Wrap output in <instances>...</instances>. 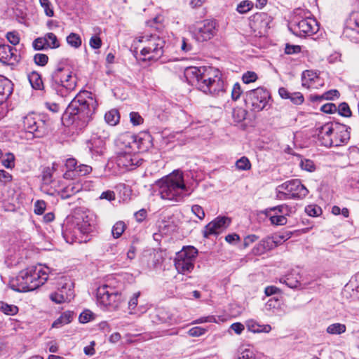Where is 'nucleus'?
<instances>
[{"label":"nucleus","mask_w":359,"mask_h":359,"mask_svg":"<svg viewBox=\"0 0 359 359\" xmlns=\"http://www.w3.org/2000/svg\"><path fill=\"white\" fill-rule=\"evenodd\" d=\"M97 106V102L90 92H81L66 108L62 121L65 125L73 126L76 130H81L91 120Z\"/></svg>","instance_id":"nucleus-1"},{"label":"nucleus","mask_w":359,"mask_h":359,"mask_svg":"<svg viewBox=\"0 0 359 359\" xmlns=\"http://www.w3.org/2000/svg\"><path fill=\"white\" fill-rule=\"evenodd\" d=\"M184 74L189 83L207 95L217 96L225 92V83L218 69L191 66L185 68Z\"/></svg>","instance_id":"nucleus-2"},{"label":"nucleus","mask_w":359,"mask_h":359,"mask_svg":"<svg viewBox=\"0 0 359 359\" xmlns=\"http://www.w3.org/2000/svg\"><path fill=\"white\" fill-rule=\"evenodd\" d=\"M77 77L73 74L67 60H61L50 74V86L57 95L65 97L76 87Z\"/></svg>","instance_id":"nucleus-3"},{"label":"nucleus","mask_w":359,"mask_h":359,"mask_svg":"<svg viewBox=\"0 0 359 359\" xmlns=\"http://www.w3.org/2000/svg\"><path fill=\"white\" fill-rule=\"evenodd\" d=\"M48 271V268L46 271L36 267L22 270L11 280V288L19 292L34 290L46 282Z\"/></svg>","instance_id":"nucleus-4"},{"label":"nucleus","mask_w":359,"mask_h":359,"mask_svg":"<svg viewBox=\"0 0 359 359\" xmlns=\"http://www.w3.org/2000/svg\"><path fill=\"white\" fill-rule=\"evenodd\" d=\"M158 194L164 200L180 201L184 198L187 187L182 172L175 171L158 182Z\"/></svg>","instance_id":"nucleus-5"},{"label":"nucleus","mask_w":359,"mask_h":359,"mask_svg":"<svg viewBox=\"0 0 359 359\" xmlns=\"http://www.w3.org/2000/svg\"><path fill=\"white\" fill-rule=\"evenodd\" d=\"M137 41L143 44L140 53L144 57V60L157 61L163 55L165 41L158 35L144 34Z\"/></svg>","instance_id":"nucleus-6"},{"label":"nucleus","mask_w":359,"mask_h":359,"mask_svg":"<svg viewBox=\"0 0 359 359\" xmlns=\"http://www.w3.org/2000/svg\"><path fill=\"white\" fill-rule=\"evenodd\" d=\"M96 297L97 303L109 311L118 309L123 300L122 294L108 285L100 286Z\"/></svg>","instance_id":"nucleus-7"},{"label":"nucleus","mask_w":359,"mask_h":359,"mask_svg":"<svg viewBox=\"0 0 359 359\" xmlns=\"http://www.w3.org/2000/svg\"><path fill=\"white\" fill-rule=\"evenodd\" d=\"M277 197L280 200L302 199L305 198L309 191L302 184L299 180L295 179L287 181L276 188Z\"/></svg>","instance_id":"nucleus-8"},{"label":"nucleus","mask_w":359,"mask_h":359,"mask_svg":"<svg viewBox=\"0 0 359 359\" xmlns=\"http://www.w3.org/2000/svg\"><path fill=\"white\" fill-rule=\"evenodd\" d=\"M198 255V250L193 246L184 247L176 254L174 263L180 273H191L194 268V263Z\"/></svg>","instance_id":"nucleus-9"},{"label":"nucleus","mask_w":359,"mask_h":359,"mask_svg":"<svg viewBox=\"0 0 359 359\" xmlns=\"http://www.w3.org/2000/svg\"><path fill=\"white\" fill-rule=\"evenodd\" d=\"M269 92L262 87L247 91L244 95V101L247 108L259 112L263 110L270 99Z\"/></svg>","instance_id":"nucleus-10"},{"label":"nucleus","mask_w":359,"mask_h":359,"mask_svg":"<svg viewBox=\"0 0 359 359\" xmlns=\"http://www.w3.org/2000/svg\"><path fill=\"white\" fill-rule=\"evenodd\" d=\"M23 128L26 133H29L34 137L40 138L48 133V124L38 114L32 113L23 118Z\"/></svg>","instance_id":"nucleus-11"},{"label":"nucleus","mask_w":359,"mask_h":359,"mask_svg":"<svg viewBox=\"0 0 359 359\" xmlns=\"http://www.w3.org/2000/svg\"><path fill=\"white\" fill-rule=\"evenodd\" d=\"M217 22L212 20H205L198 24L191 31L192 36L198 42L207 41L216 34Z\"/></svg>","instance_id":"nucleus-12"},{"label":"nucleus","mask_w":359,"mask_h":359,"mask_svg":"<svg viewBox=\"0 0 359 359\" xmlns=\"http://www.w3.org/2000/svg\"><path fill=\"white\" fill-rule=\"evenodd\" d=\"M57 291L50 294L51 301L56 304L70 302L74 297V283L70 279H65L59 283Z\"/></svg>","instance_id":"nucleus-13"},{"label":"nucleus","mask_w":359,"mask_h":359,"mask_svg":"<svg viewBox=\"0 0 359 359\" xmlns=\"http://www.w3.org/2000/svg\"><path fill=\"white\" fill-rule=\"evenodd\" d=\"M291 212V208L285 204L268 208L264 214L268 217L273 225H285L287 224V216Z\"/></svg>","instance_id":"nucleus-14"},{"label":"nucleus","mask_w":359,"mask_h":359,"mask_svg":"<svg viewBox=\"0 0 359 359\" xmlns=\"http://www.w3.org/2000/svg\"><path fill=\"white\" fill-rule=\"evenodd\" d=\"M67 171L64 173V178L67 180H74L78 177L85 176L90 173L93 170L91 166L86 164L78 165L75 158H68L65 162Z\"/></svg>","instance_id":"nucleus-15"},{"label":"nucleus","mask_w":359,"mask_h":359,"mask_svg":"<svg viewBox=\"0 0 359 359\" xmlns=\"http://www.w3.org/2000/svg\"><path fill=\"white\" fill-rule=\"evenodd\" d=\"M62 235L67 243H86V238H84L79 230V226L74 219H68L62 226Z\"/></svg>","instance_id":"nucleus-16"},{"label":"nucleus","mask_w":359,"mask_h":359,"mask_svg":"<svg viewBox=\"0 0 359 359\" xmlns=\"http://www.w3.org/2000/svg\"><path fill=\"white\" fill-rule=\"evenodd\" d=\"M290 29L299 36H310L318 31V25L313 18H304L292 24Z\"/></svg>","instance_id":"nucleus-17"},{"label":"nucleus","mask_w":359,"mask_h":359,"mask_svg":"<svg viewBox=\"0 0 359 359\" xmlns=\"http://www.w3.org/2000/svg\"><path fill=\"white\" fill-rule=\"evenodd\" d=\"M343 36L352 42H359V12L351 13L346 20Z\"/></svg>","instance_id":"nucleus-18"},{"label":"nucleus","mask_w":359,"mask_h":359,"mask_svg":"<svg viewBox=\"0 0 359 359\" xmlns=\"http://www.w3.org/2000/svg\"><path fill=\"white\" fill-rule=\"evenodd\" d=\"M108 137L107 133L103 131L102 135L94 133L90 140L87 142V147L92 157L100 156L105 149V140Z\"/></svg>","instance_id":"nucleus-19"},{"label":"nucleus","mask_w":359,"mask_h":359,"mask_svg":"<svg viewBox=\"0 0 359 359\" xmlns=\"http://www.w3.org/2000/svg\"><path fill=\"white\" fill-rule=\"evenodd\" d=\"M230 223V219L226 217H217L208 223L203 231V237L209 238L211 235H217Z\"/></svg>","instance_id":"nucleus-20"},{"label":"nucleus","mask_w":359,"mask_h":359,"mask_svg":"<svg viewBox=\"0 0 359 359\" xmlns=\"http://www.w3.org/2000/svg\"><path fill=\"white\" fill-rule=\"evenodd\" d=\"M332 128V123H327L321 127L318 134L321 144L327 147H337L338 142L334 138V132Z\"/></svg>","instance_id":"nucleus-21"},{"label":"nucleus","mask_w":359,"mask_h":359,"mask_svg":"<svg viewBox=\"0 0 359 359\" xmlns=\"http://www.w3.org/2000/svg\"><path fill=\"white\" fill-rule=\"evenodd\" d=\"M140 161L137 156L128 152H120L116 158L118 167L132 170L136 165H139Z\"/></svg>","instance_id":"nucleus-22"},{"label":"nucleus","mask_w":359,"mask_h":359,"mask_svg":"<svg viewBox=\"0 0 359 359\" xmlns=\"http://www.w3.org/2000/svg\"><path fill=\"white\" fill-rule=\"evenodd\" d=\"M332 126L334 138L338 142L337 147L346 144L350 139L351 128L339 123H332Z\"/></svg>","instance_id":"nucleus-23"},{"label":"nucleus","mask_w":359,"mask_h":359,"mask_svg":"<svg viewBox=\"0 0 359 359\" xmlns=\"http://www.w3.org/2000/svg\"><path fill=\"white\" fill-rule=\"evenodd\" d=\"M17 50L7 44H0V62L13 65L18 61Z\"/></svg>","instance_id":"nucleus-24"},{"label":"nucleus","mask_w":359,"mask_h":359,"mask_svg":"<svg viewBox=\"0 0 359 359\" xmlns=\"http://www.w3.org/2000/svg\"><path fill=\"white\" fill-rule=\"evenodd\" d=\"M13 90V84L11 80L0 75V105L4 103Z\"/></svg>","instance_id":"nucleus-25"},{"label":"nucleus","mask_w":359,"mask_h":359,"mask_svg":"<svg viewBox=\"0 0 359 359\" xmlns=\"http://www.w3.org/2000/svg\"><path fill=\"white\" fill-rule=\"evenodd\" d=\"M252 21L255 27L266 31L270 28L269 25L272 21V18L266 13H257L252 16Z\"/></svg>","instance_id":"nucleus-26"},{"label":"nucleus","mask_w":359,"mask_h":359,"mask_svg":"<svg viewBox=\"0 0 359 359\" xmlns=\"http://www.w3.org/2000/svg\"><path fill=\"white\" fill-rule=\"evenodd\" d=\"M278 94L283 99H290L294 104H301L304 101L302 93L300 92L290 93L283 87L278 89Z\"/></svg>","instance_id":"nucleus-27"},{"label":"nucleus","mask_w":359,"mask_h":359,"mask_svg":"<svg viewBox=\"0 0 359 359\" xmlns=\"http://www.w3.org/2000/svg\"><path fill=\"white\" fill-rule=\"evenodd\" d=\"M275 246V242L269 237L262 239L252 249L255 255H261Z\"/></svg>","instance_id":"nucleus-28"},{"label":"nucleus","mask_w":359,"mask_h":359,"mask_svg":"<svg viewBox=\"0 0 359 359\" xmlns=\"http://www.w3.org/2000/svg\"><path fill=\"white\" fill-rule=\"evenodd\" d=\"M73 317L74 312L70 311H65L53 322L52 327L56 328L61 327L62 326L71 323Z\"/></svg>","instance_id":"nucleus-29"},{"label":"nucleus","mask_w":359,"mask_h":359,"mask_svg":"<svg viewBox=\"0 0 359 359\" xmlns=\"http://www.w3.org/2000/svg\"><path fill=\"white\" fill-rule=\"evenodd\" d=\"M349 290L353 291V297L359 298V272L356 273L350 283L345 286L344 292Z\"/></svg>","instance_id":"nucleus-30"},{"label":"nucleus","mask_w":359,"mask_h":359,"mask_svg":"<svg viewBox=\"0 0 359 359\" xmlns=\"http://www.w3.org/2000/svg\"><path fill=\"white\" fill-rule=\"evenodd\" d=\"M75 222L77 223V226H79V230H81V233L83 234L84 238H86L87 241L89 240L88 233L93 231V226L91 225L90 222L88 219V217L86 219H83L81 221L75 220Z\"/></svg>","instance_id":"nucleus-31"},{"label":"nucleus","mask_w":359,"mask_h":359,"mask_svg":"<svg viewBox=\"0 0 359 359\" xmlns=\"http://www.w3.org/2000/svg\"><path fill=\"white\" fill-rule=\"evenodd\" d=\"M104 120L109 125L114 126L119 123L120 114L116 109H112L104 115Z\"/></svg>","instance_id":"nucleus-32"},{"label":"nucleus","mask_w":359,"mask_h":359,"mask_svg":"<svg viewBox=\"0 0 359 359\" xmlns=\"http://www.w3.org/2000/svg\"><path fill=\"white\" fill-rule=\"evenodd\" d=\"M29 81L34 89L41 90L43 88V83L41 75L36 72H32L28 76Z\"/></svg>","instance_id":"nucleus-33"},{"label":"nucleus","mask_w":359,"mask_h":359,"mask_svg":"<svg viewBox=\"0 0 359 359\" xmlns=\"http://www.w3.org/2000/svg\"><path fill=\"white\" fill-rule=\"evenodd\" d=\"M81 189L80 186H74L69 184L65 187L59 192V196L62 199H67L70 198L72 196L79 192Z\"/></svg>","instance_id":"nucleus-34"},{"label":"nucleus","mask_w":359,"mask_h":359,"mask_svg":"<svg viewBox=\"0 0 359 359\" xmlns=\"http://www.w3.org/2000/svg\"><path fill=\"white\" fill-rule=\"evenodd\" d=\"M346 330V326L344 324L335 323L330 324L326 329V332L330 334L339 335L344 333Z\"/></svg>","instance_id":"nucleus-35"},{"label":"nucleus","mask_w":359,"mask_h":359,"mask_svg":"<svg viewBox=\"0 0 359 359\" xmlns=\"http://www.w3.org/2000/svg\"><path fill=\"white\" fill-rule=\"evenodd\" d=\"M18 307L15 305L0 302V311L6 315L14 316L18 313Z\"/></svg>","instance_id":"nucleus-36"},{"label":"nucleus","mask_w":359,"mask_h":359,"mask_svg":"<svg viewBox=\"0 0 359 359\" xmlns=\"http://www.w3.org/2000/svg\"><path fill=\"white\" fill-rule=\"evenodd\" d=\"M282 306V300L278 297H273L269 299L266 304V309L273 311L280 310Z\"/></svg>","instance_id":"nucleus-37"},{"label":"nucleus","mask_w":359,"mask_h":359,"mask_svg":"<svg viewBox=\"0 0 359 359\" xmlns=\"http://www.w3.org/2000/svg\"><path fill=\"white\" fill-rule=\"evenodd\" d=\"M67 43L72 47L74 48H78L81 46V36L76 33H71L67 36Z\"/></svg>","instance_id":"nucleus-38"},{"label":"nucleus","mask_w":359,"mask_h":359,"mask_svg":"<svg viewBox=\"0 0 359 359\" xmlns=\"http://www.w3.org/2000/svg\"><path fill=\"white\" fill-rule=\"evenodd\" d=\"M46 39L47 40L48 47V48L54 49L60 47V43L59 40L57 39V36L52 32L46 33L44 35Z\"/></svg>","instance_id":"nucleus-39"},{"label":"nucleus","mask_w":359,"mask_h":359,"mask_svg":"<svg viewBox=\"0 0 359 359\" xmlns=\"http://www.w3.org/2000/svg\"><path fill=\"white\" fill-rule=\"evenodd\" d=\"M126 224L123 221H118L115 223L111 229V233L114 238L121 237L126 229Z\"/></svg>","instance_id":"nucleus-40"},{"label":"nucleus","mask_w":359,"mask_h":359,"mask_svg":"<svg viewBox=\"0 0 359 359\" xmlns=\"http://www.w3.org/2000/svg\"><path fill=\"white\" fill-rule=\"evenodd\" d=\"M33 48L36 50H46L48 48L47 40L45 36L38 37L32 42Z\"/></svg>","instance_id":"nucleus-41"},{"label":"nucleus","mask_w":359,"mask_h":359,"mask_svg":"<svg viewBox=\"0 0 359 359\" xmlns=\"http://www.w3.org/2000/svg\"><path fill=\"white\" fill-rule=\"evenodd\" d=\"M4 159L1 161L2 165L8 169H12L15 167V156L13 153L8 152L5 154Z\"/></svg>","instance_id":"nucleus-42"},{"label":"nucleus","mask_w":359,"mask_h":359,"mask_svg":"<svg viewBox=\"0 0 359 359\" xmlns=\"http://www.w3.org/2000/svg\"><path fill=\"white\" fill-rule=\"evenodd\" d=\"M236 166L238 170H248L250 169L251 163L247 157L243 156L236 161Z\"/></svg>","instance_id":"nucleus-43"},{"label":"nucleus","mask_w":359,"mask_h":359,"mask_svg":"<svg viewBox=\"0 0 359 359\" xmlns=\"http://www.w3.org/2000/svg\"><path fill=\"white\" fill-rule=\"evenodd\" d=\"M39 3L47 16L53 17L54 15L52 4L49 0H39Z\"/></svg>","instance_id":"nucleus-44"},{"label":"nucleus","mask_w":359,"mask_h":359,"mask_svg":"<svg viewBox=\"0 0 359 359\" xmlns=\"http://www.w3.org/2000/svg\"><path fill=\"white\" fill-rule=\"evenodd\" d=\"M34 62L36 65L43 67L48 62V57L43 53H36L34 55Z\"/></svg>","instance_id":"nucleus-45"},{"label":"nucleus","mask_w":359,"mask_h":359,"mask_svg":"<svg viewBox=\"0 0 359 359\" xmlns=\"http://www.w3.org/2000/svg\"><path fill=\"white\" fill-rule=\"evenodd\" d=\"M337 110L339 111V114L343 116L349 117L351 116V111L350 109V107L348 104L346 102L341 103L337 107Z\"/></svg>","instance_id":"nucleus-46"},{"label":"nucleus","mask_w":359,"mask_h":359,"mask_svg":"<svg viewBox=\"0 0 359 359\" xmlns=\"http://www.w3.org/2000/svg\"><path fill=\"white\" fill-rule=\"evenodd\" d=\"M46 208V203L44 201L38 200L34 203V213L38 215L43 214Z\"/></svg>","instance_id":"nucleus-47"},{"label":"nucleus","mask_w":359,"mask_h":359,"mask_svg":"<svg viewBox=\"0 0 359 359\" xmlns=\"http://www.w3.org/2000/svg\"><path fill=\"white\" fill-rule=\"evenodd\" d=\"M257 78V75L255 72L248 71L243 75L242 80L244 83L248 84L252 82H255Z\"/></svg>","instance_id":"nucleus-48"},{"label":"nucleus","mask_w":359,"mask_h":359,"mask_svg":"<svg viewBox=\"0 0 359 359\" xmlns=\"http://www.w3.org/2000/svg\"><path fill=\"white\" fill-rule=\"evenodd\" d=\"M191 212L196 215L200 220H203L205 218V212L203 208L199 205H193L191 206Z\"/></svg>","instance_id":"nucleus-49"},{"label":"nucleus","mask_w":359,"mask_h":359,"mask_svg":"<svg viewBox=\"0 0 359 359\" xmlns=\"http://www.w3.org/2000/svg\"><path fill=\"white\" fill-rule=\"evenodd\" d=\"M252 7V3L249 1H243L237 6V11L240 13H245L249 11Z\"/></svg>","instance_id":"nucleus-50"},{"label":"nucleus","mask_w":359,"mask_h":359,"mask_svg":"<svg viewBox=\"0 0 359 359\" xmlns=\"http://www.w3.org/2000/svg\"><path fill=\"white\" fill-rule=\"evenodd\" d=\"M53 169L50 167H46L43 170L42 179L45 184H49L52 182Z\"/></svg>","instance_id":"nucleus-51"},{"label":"nucleus","mask_w":359,"mask_h":359,"mask_svg":"<svg viewBox=\"0 0 359 359\" xmlns=\"http://www.w3.org/2000/svg\"><path fill=\"white\" fill-rule=\"evenodd\" d=\"M301 168L306 171L313 172L315 170L314 163L309 159L302 160L300 163Z\"/></svg>","instance_id":"nucleus-52"},{"label":"nucleus","mask_w":359,"mask_h":359,"mask_svg":"<svg viewBox=\"0 0 359 359\" xmlns=\"http://www.w3.org/2000/svg\"><path fill=\"white\" fill-rule=\"evenodd\" d=\"M243 93L241 85L239 83H236L231 90V98L233 100H237Z\"/></svg>","instance_id":"nucleus-53"},{"label":"nucleus","mask_w":359,"mask_h":359,"mask_svg":"<svg viewBox=\"0 0 359 359\" xmlns=\"http://www.w3.org/2000/svg\"><path fill=\"white\" fill-rule=\"evenodd\" d=\"M130 120L133 126H139L143 123V118L139 113L132 111L130 113Z\"/></svg>","instance_id":"nucleus-54"},{"label":"nucleus","mask_w":359,"mask_h":359,"mask_svg":"<svg viewBox=\"0 0 359 359\" xmlns=\"http://www.w3.org/2000/svg\"><path fill=\"white\" fill-rule=\"evenodd\" d=\"M6 39L13 45H17L20 42L19 34L17 32H9L6 34Z\"/></svg>","instance_id":"nucleus-55"},{"label":"nucleus","mask_w":359,"mask_h":359,"mask_svg":"<svg viewBox=\"0 0 359 359\" xmlns=\"http://www.w3.org/2000/svg\"><path fill=\"white\" fill-rule=\"evenodd\" d=\"M306 212L312 217L318 216L321 213V208L316 205H308L305 208Z\"/></svg>","instance_id":"nucleus-56"},{"label":"nucleus","mask_w":359,"mask_h":359,"mask_svg":"<svg viewBox=\"0 0 359 359\" xmlns=\"http://www.w3.org/2000/svg\"><path fill=\"white\" fill-rule=\"evenodd\" d=\"M207 330L201 327H194L188 331V334L191 337H200L206 332Z\"/></svg>","instance_id":"nucleus-57"},{"label":"nucleus","mask_w":359,"mask_h":359,"mask_svg":"<svg viewBox=\"0 0 359 359\" xmlns=\"http://www.w3.org/2000/svg\"><path fill=\"white\" fill-rule=\"evenodd\" d=\"M93 313L90 310L83 311L79 316V322L86 323L93 318Z\"/></svg>","instance_id":"nucleus-58"},{"label":"nucleus","mask_w":359,"mask_h":359,"mask_svg":"<svg viewBox=\"0 0 359 359\" xmlns=\"http://www.w3.org/2000/svg\"><path fill=\"white\" fill-rule=\"evenodd\" d=\"M320 110L326 114H332L337 111V107L333 103H327L321 107Z\"/></svg>","instance_id":"nucleus-59"},{"label":"nucleus","mask_w":359,"mask_h":359,"mask_svg":"<svg viewBox=\"0 0 359 359\" xmlns=\"http://www.w3.org/2000/svg\"><path fill=\"white\" fill-rule=\"evenodd\" d=\"M301 51V46L298 45H291L287 43L285 48V53L287 55L298 53Z\"/></svg>","instance_id":"nucleus-60"},{"label":"nucleus","mask_w":359,"mask_h":359,"mask_svg":"<svg viewBox=\"0 0 359 359\" xmlns=\"http://www.w3.org/2000/svg\"><path fill=\"white\" fill-rule=\"evenodd\" d=\"M89 44L92 48L98 49L102 46V40L97 35H94L90 38Z\"/></svg>","instance_id":"nucleus-61"},{"label":"nucleus","mask_w":359,"mask_h":359,"mask_svg":"<svg viewBox=\"0 0 359 359\" xmlns=\"http://www.w3.org/2000/svg\"><path fill=\"white\" fill-rule=\"evenodd\" d=\"M13 180V176L4 170H0V182L6 184Z\"/></svg>","instance_id":"nucleus-62"},{"label":"nucleus","mask_w":359,"mask_h":359,"mask_svg":"<svg viewBox=\"0 0 359 359\" xmlns=\"http://www.w3.org/2000/svg\"><path fill=\"white\" fill-rule=\"evenodd\" d=\"M285 283L290 288H297L301 285L298 280H293L291 275L286 276Z\"/></svg>","instance_id":"nucleus-63"},{"label":"nucleus","mask_w":359,"mask_h":359,"mask_svg":"<svg viewBox=\"0 0 359 359\" xmlns=\"http://www.w3.org/2000/svg\"><path fill=\"white\" fill-rule=\"evenodd\" d=\"M246 111L242 109H234L233 116L236 118L237 122H240L245 118Z\"/></svg>","instance_id":"nucleus-64"}]
</instances>
